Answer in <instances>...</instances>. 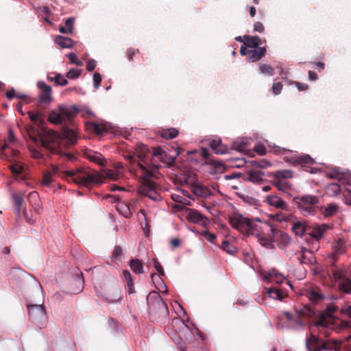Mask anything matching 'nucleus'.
Masks as SVG:
<instances>
[{"instance_id":"412c9836","label":"nucleus","mask_w":351,"mask_h":351,"mask_svg":"<svg viewBox=\"0 0 351 351\" xmlns=\"http://www.w3.org/2000/svg\"><path fill=\"white\" fill-rule=\"evenodd\" d=\"M339 206L335 203H330L326 206H320L319 208V212L325 217H330L337 212Z\"/></svg>"},{"instance_id":"393cba45","label":"nucleus","mask_w":351,"mask_h":351,"mask_svg":"<svg viewBox=\"0 0 351 351\" xmlns=\"http://www.w3.org/2000/svg\"><path fill=\"white\" fill-rule=\"evenodd\" d=\"M247 175L248 180L254 184H261L265 180V173L259 170L249 171Z\"/></svg>"},{"instance_id":"7ed1b4c3","label":"nucleus","mask_w":351,"mask_h":351,"mask_svg":"<svg viewBox=\"0 0 351 351\" xmlns=\"http://www.w3.org/2000/svg\"><path fill=\"white\" fill-rule=\"evenodd\" d=\"M229 223L233 228L243 234L256 236L263 246L267 248L272 247L275 229L270 223L258 219H250L241 215L230 216Z\"/></svg>"},{"instance_id":"0e129e2a","label":"nucleus","mask_w":351,"mask_h":351,"mask_svg":"<svg viewBox=\"0 0 351 351\" xmlns=\"http://www.w3.org/2000/svg\"><path fill=\"white\" fill-rule=\"evenodd\" d=\"M282 89V84L281 82H276L273 84L272 90L276 95H278L281 93Z\"/></svg>"},{"instance_id":"b1692460","label":"nucleus","mask_w":351,"mask_h":351,"mask_svg":"<svg viewBox=\"0 0 351 351\" xmlns=\"http://www.w3.org/2000/svg\"><path fill=\"white\" fill-rule=\"evenodd\" d=\"M12 199L15 207L16 213L20 215L21 209L24 204V193L21 192L14 193L12 195Z\"/></svg>"},{"instance_id":"cd10ccee","label":"nucleus","mask_w":351,"mask_h":351,"mask_svg":"<svg viewBox=\"0 0 351 351\" xmlns=\"http://www.w3.org/2000/svg\"><path fill=\"white\" fill-rule=\"evenodd\" d=\"M306 295L310 300L314 302H318L324 298L319 289L317 287L307 289L306 290Z\"/></svg>"},{"instance_id":"2eb2a0df","label":"nucleus","mask_w":351,"mask_h":351,"mask_svg":"<svg viewBox=\"0 0 351 351\" xmlns=\"http://www.w3.org/2000/svg\"><path fill=\"white\" fill-rule=\"evenodd\" d=\"M322 339L316 335L311 333L309 337L306 339V347L308 351H321Z\"/></svg>"},{"instance_id":"37998d69","label":"nucleus","mask_w":351,"mask_h":351,"mask_svg":"<svg viewBox=\"0 0 351 351\" xmlns=\"http://www.w3.org/2000/svg\"><path fill=\"white\" fill-rule=\"evenodd\" d=\"M269 296L273 299L282 300L284 297L283 293L276 287H271L268 289Z\"/></svg>"},{"instance_id":"58836bf2","label":"nucleus","mask_w":351,"mask_h":351,"mask_svg":"<svg viewBox=\"0 0 351 351\" xmlns=\"http://www.w3.org/2000/svg\"><path fill=\"white\" fill-rule=\"evenodd\" d=\"M326 192L330 196H337L341 193V186L337 183H330L326 186Z\"/></svg>"},{"instance_id":"aec40b11","label":"nucleus","mask_w":351,"mask_h":351,"mask_svg":"<svg viewBox=\"0 0 351 351\" xmlns=\"http://www.w3.org/2000/svg\"><path fill=\"white\" fill-rule=\"evenodd\" d=\"M266 49L265 47H258L252 49L248 52L247 60L249 62H255L258 61L261 58L265 56Z\"/></svg>"},{"instance_id":"c9c22d12","label":"nucleus","mask_w":351,"mask_h":351,"mask_svg":"<svg viewBox=\"0 0 351 351\" xmlns=\"http://www.w3.org/2000/svg\"><path fill=\"white\" fill-rule=\"evenodd\" d=\"M272 183L274 186L282 192H286L291 189V184L288 182L283 180L274 178Z\"/></svg>"},{"instance_id":"864d4df0","label":"nucleus","mask_w":351,"mask_h":351,"mask_svg":"<svg viewBox=\"0 0 351 351\" xmlns=\"http://www.w3.org/2000/svg\"><path fill=\"white\" fill-rule=\"evenodd\" d=\"M82 70L78 69H71L66 73V77L69 79H77L80 77L81 75Z\"/></svg>"},{"instance_id":"9d476101","label":"nucleus","mask_w":351,"mask_h":351,"mask_svg":"<svg viewBox=\"0 0 351 351\" xmlns=\"http://www.w3.org/2000/svg\"><path fill=\"white\" fill-rule=\"evenodd\" d=\"M337 307L333 304L328 306L326 309L319 314L315 322V326L323 328L328 327L335 322V316L333 313L336 312Z\"/></svg>"},{"instance_id":"1a4fd4ad","label":"nucleus","mask_w":351,"mask_h":351,"mask_svg":"<svg viewBox=\"0 0 351 351\" xmlns=\"http://www.w3.org/2000/svg\"><path fill=\"white\" fill-rule=\"evenodd\" d=\"M29 319L40 328L43 327L47 319L45 307L42 304H27Z\"/></svg>"},{"instance_id":"3c124183","label":"nucleus","mask_w":351,"mask_h":351,"mask_svg":"<svg viewBox=\"0 0 351 351\" xmlns=\"http://www.w3.org/2000/svg\"><path fill=\"white\" fill-rule=\"evenodd\" d=\"M171 199L177 203H180L184 205H191V202L189 199H187L186 197H184L182 196H180L178 194H172L171 195Z\"/></svg>"},{"instance_id":"f03ea898","label":"nucleus","mask_w":351,"mask_h":351,"mask_svg":"<svg viewBox=\"0 0 351 351\" xmlns=\"http://www.w3.org/2000/svg\"><path fill=\"white\" fill-rule=\"evenodd\" d=\"M35 141H40L42 146L46 149L50 154L58 155L65 157L66 160L73 161L75 156L69 153H64L60 149V141H64L66 146L73 145L77 143L78 136L76 131L67 126L62 127L61 134L53 130L42 129L38 136H31Z\"/></svg>"},{"instance_id":"a19ab883","label":"nucleus","mask_w":351,"mask_h":351,"mask_svg":"<svg viewBox=\"0 0 351 351\" xmlns=\"http://www.w3.org/2000/svg\"><path fill=\"white\" fill-rule=\"evenodd\" d=\"M333 250L337 254H341L345 252V241L342 239H338L332 245Z\"/></svg>"},{"instance_id":"de8ad7c7","label":"nucleus","mask_w":351,"mask_h":351,"mask_svg":"<svg viewBox=\"0 0 351 351\" xmlns=\"http://www.w3.org/2000/svg\"><path fill=\"white\" fill-rule=\"evenodd\" d=\"M259 69L261 73L267 75H273L274 74V68L267 64H260Z\"/></svg>"},{"instance_id":"473e14b6","label":"nucleus","mask_w":351,"mask_h":351,"mask_svg":"<svg viewBox=\"0 0 351 351\" xmlns=\"http://www.w3.org/2000/svg\"><path fill=\"white\" fill-rule=\"evenodd\" d=\"M179 134L178 130L174 128L161 129L158 131V134L165 139H173Z\"/></svg>"},{"instance_id":"09e8293b","label":"nucleus","mask_w":351,"mask_h":351,"mask_svg":"<svg viewBox=\"0 0 351 351\" xmlns=\"http://www.w3.org/2000/svg\"><path fill=\"white\" fill-rule=\"evenodd\" d=\"M51 101V93H41L39 95L38 105L40 106L43 105L49 104Z\"/></svg>"},{"instance_id":"79ce46f5","label":"nucleus","mask_w":351,"mask_h":351,"mask_svg":"<svg viewBox=\"0 0 351 351\" xmlns=\"http://www.w3.org/2000/svg\"><path fill=\"white\" fill-rule=\"evenodd\" d=\"M268 280L271 282L280 284L283 282L285 278L282 274H278L276 271L273 270L268 274Z\"/></svg>"},{"instance_id":"5701e85b","label":"nucleus","mask_w":351,"mask_h":351,"mask_svg":"<svg viewBox=\"0 0 351 351\" xmlns=\"http://www.w3.org/2000/svg\"><path fill=\"white\" fill-rule=\"evenodd\" d=\"M310 228L311 227L307 225L306 222L302 220L293 222L291 229L296 235L302 237Z\"/></svg>"},{"instance_id":"f257e3e1","label":"nucleus","mask_w":351,"mask_h":351,"mask_svg":"<svg viewBox=\"0 0 351 351\" xmlns=\"http://www.w3.org/2000/svg\"><path fill=\"white\" fill-rule=\"evenodd\" d=\"M149 154L147 147L140 144L138 145L135 154L126 156V159L128 161L130 171L139 176L142 180L138 189V193L157 202L161 199V197L157 192L156 182L150 179L151 177L154 176L155 170L149 169L147 162Z\"/></svg>"},{"instance_id":"13d9d810","label":"nucleus","mask_w":351,"mask_h":351,"mask_svg":"<svg viewBox=\"0 0 351 351\" xmlns=\"http://www.w3.org/2000/svg\"><path fill=\"white\" fill-rule=\"evenodd\" d=\"M38 87L42 90V93H51V88L50 86L46 84L43 82H38Z\"/></svg>"},{"instance_id":"ea45409f","label":"nucleus","mask_w":351,"mask_h":351,"mask_svg":"<svg viewBox=\"0 0 351 351\" xmlns=\"http://www.w3.org/2000/svg\"><path fill=\"white\" fill-rule=\"evenodd\" d=\"M10 162L12 165H10L9 168L14 175H19L23 171L24 167L20 162L16 160H13Z\"/></svg>"},{"instance_id":"052dcab7","label":"nucleus","mask_w":351,"mask_h":351,"mask_svg":"<svg viewBox=\"0 0 351 351\" xmlns=\"http://www.w3.org/2000/svg\"><path fill=\"white\" fill-rule=\"evenodd\" d=\"M101 80V75L99 73L95 72L93 75V85L95 88H98L100 86Z\"/></svg>"},{"instance_id":"e433bc0d","label":"nucleus","mask_w":351,"mask_h":351,"mask_svg":"<svg viewBox=\"0 0 351 351\" xmlns=\"http://www.w3.org/2000/svg\"><path fill=\"white\" fill-rule=\"evenodd\" d=\"M28 114L29 119L34 124L38 126H42L44 123V120L43 119V113L40 112H33L31 111L28 112Z\"/></svg>"},{"instance_id":"bb28decb","label":"nucleus","mask_w":351,"mask_h":351,"mask_svg":"<svg viewBox=\"0 0 351 351\" xmlns=\"http://www.w3.org/2000/svg\"><path fill=\"white\" fill-rule=\"evenodd\" d=\"M209 145L217 154H223L228 151L227 147L222 144L221 139H213Z\"/></svg>"},{"instance_id":"f8f14e48","label":"nucleus","mask_w":351,"mask_h":351,"mask_svg":"<svg viewBox=\"0 0 351 351\" xmlns=\"http://www.w3.org/2000/svg\"><path fill=\"white\" fill-rule=\"evenodd\" d=\"M186 219L193 223L207 226L208 219L199 211L195 209L186 208L185 211Z\"/></svg>"},{"instance_id":"4c0bfd02","label":"nucleus","mask_w":351,"mask_h":351,"mask_svg":"<svg viewBox=\"0 0 351 351\" xmlns=\"http://www.w3.org/2000/svg\"><path fill=\"white\" fill-rule=\"evenodd\" d=\"M274 178L285 180V179L293 178V171L288 169L278 170L274 172Z\"/></svg>"},{"instance_id":"f704fd0d","label":"nucleus","mask_w":351,"mask_h":351,"mask_svg":"<svg viewBox=\"0 0 351 351\" xmlns=\"http://www.w3.org/2000/svg\"><path fill=\"white\" fill-rule=\"evenodd\" d=\"M130 266L131 269L136 274H140L144 272L143 263L138 258H132L130 261Z\"/></svg>"},{"instance_id":"2f4dec72","label":"nucleus","mask_w":351,"mask_h":351,"mask_svg":"<svg viewBox=\"0 0 351 351\" xmlns=\"http://www.w3.org/2000/svg\"><path fill=\"white\" fill-rule=\"evenodd\" d=\"M55 43L61 48H72L74 44L73 40L68 37L57 36L55 38Z\"/></svg>"},{"instance_id":"f3484780","label":"nucleus","mask_w":351,"mask_h":351,"mask_svg":"<svg viewBox=\"0 0 351 351\" xmlns=\"http://www.w3.org/2000/svg\"><path fill=\"white\" fill-rule=\"evenodd\" d=\"M191 190L195 195L204 198H207L212 194L211 191L208 187L199 184H192Z\"/></svg>"},{"instance_id":"338daca9","label":"nucleus","mask_w":351,"mask_h":351,"mask_svg":"<svg viewBox=\"0 0 351 351\" xmlns=\"http://www.w3.org/2000/svg\"><path fill=\"white\" fill-rule=\"evenodd\" d=\"M97 65L96 61L93 59H89L86 62V70L92 71L95 69Z\"/></svg>"},{"instance_id":"6ab92c4d","label":"nucleus","mask_w":351,"mask_h":351,"mask_svg":"<svg viewBox=\"0 0 351 351\" xmlns=\"http://www.w3.org/2000/svg\"><path fill=\"white\" fill-rule=\"evenodd\" d=\"M329 228V226L325 223L322 225H316L310 229L311 232L309 233L311 237L317 241H319L324 235L325 232Z\"/></svg>"},{"instance_id":"423d86ee","label":"nucleus","mask_w":351,"mask_h":351,"mask_svg":"<svg viewBox=\"0 0 351 351\" xmlns=\"http://www.w3.org/2000/svg\"><path fill=\"white\" fill-rule=\"evenodd\" d=\"M293 201L304 216L315 215L319 208V198L313 195H304L294 197Z\"/></svg>"},{"instance_id":"c03bdc74","label":"nucleus","mask_w":351,"mask_h":351,"mask_svg":"<svg viewBox=\"0 0 351 351\" xmlns=\"http://www.w3.org/2000/svg\"><path fill=\"white\" fill-rule=\"evenodd\" d=\"M329 178L332 179H337L338 180H342L345 178L344 173L338 167L332 169V170L328 173Z\"/></svg>"},{"instance_id":"8fccbe9b","label":"nucleus","mask_w":351,"mask_h":351,"mask_svg":"<svg viewBox=\"0 0 351 351\" xmlns=\"http://www.w3.org/2000/svg\"><path fill=\"white\" fill-rule=\"evenodd\" d=\"M293 217L292 215H286L282 213H278L274 215V219L277 221H289Z\"/></svg>"},{"instance_id":"a211bd4d","label":"nucleus","mask_w":351,"mask_h":351,"mask_svg":"<svg viewBox=\"0 0 351 351\" xmlns=\"http://www.w3.org/2000/svg\"><path fill=\"white\" fill-rule=\"evenodd\" d=\"M322 350H334L340 351L341 348V341L337 339H328L326 341L322 340L321 342Z\"/></svg>"},{"instance_id":"72a5a7b5","label":"nucleus","mask_w":351,"mask_h":351,"mask_svg":"<svg viewBox=\"0 0 351 351\" xmlns=\"http://www.w3.org/2000/svg\"><path fill=\"white\" fill-rule=\"evenodd\" d=\"M28 201L29 204L32 206V207L37 210L40 208V196L38 192L32 191L29 193L27 196Z\"/></svg>"},{"instance_id":"a878e982","label":"nucleus","mask_w":351,"mask_h":351,"mask_svg":"<svg viewBox=\"0 0 351 351\" xmlns=\"http://www.w3.org/2000/svg\"><path fill=\"white\" fill-rule=\"evenodd\" d=\"M18 154L17 150L9 147L7 144L3 145L1 149V158L10 161L13 160L12 158L16 157Z\"/></svg>"},{"instance_id":"6e6552de","label":"nucleus","mask_w":351,"mask_h":351,"mask_svg":"<svg viewBox=\"0 0 351 351\" xmlns=\"http://www.w3.org/2000/svg\"><path fill=\"white\" fill-rule=\"evenodd\" d=\"M331 274L339 291L346 294H351V279L346 276V271L335 267L331 269Z\"/></svg>"},{"instance_id":"ddd939ff","label":"nucleus","mask_w":351,"mask_h":351,"mask_svg":"<svg viewBox=\"0 0 351 351\" xmlns=\"http://www.w3.org/2000/svg\"><path fill=\"white\" fill-rule=\"evenodd\" d=\"M98 295L108 303L119 302L121 300V291L119 287L101 291Z\"/></svg>"},{"instance_id":"6e6d98bb","label":"nucleus","mask_w":351,"mask_h":351,"mask_svg":"<svg viewBox=\"0 0 351 351\" xmlns=\"http://www.w3.org/2000/svg\"><path fill=\"white\" fill-rule=\"evenodd\" d=\"M106 176L108 178L112 180H117L119 178V173L116 170L108 169L106 172Z\"/></svg>"},{"instance_id":"dca6fc26","label":"nucleus","mask_w":351,"mask_h":351,"mask_svg":"<svg viewBox=\"0 0 351 351\" xmlns=\"http://www.w3.org/2000/svg\"><path fill=\"white\" fill-rule=\"evenodd\" d=\"M84 156L86 158H87L91 162H93L101 166L105 165L104 158L100 153H98L91 149H86L84 152Z\"/></svg>"},{"instance_id":"c756f323","label":"nucleus","mask_w":351,"mask_h":351,"mask_svg":"<svg viewBox=\"0 0 351 351\" xmlns=\"http://www.w3.org/2000/svg\"><path fill=\"white\" fill-rule=\"evenodd\" d=\"M123 277L125 281L126 282L128 293H134L135 292L134 278L132 276L131 273L128 270H123Z\"/></svg>"},{"instance_id":"bf43d9fd","label":"nucleus","mask_w":351,"mask_h":351,"mask_svg":"<svg viewBox=\"0 0 351 351\" xmlns=\"http://www.w3.org/2000/svg\"><path fill=\"white\" fill-rule=\"evenodd\" d=\"M123 255V250L120 246H115L113 252H112V258L121 260V256Z\"/></svg>"},{"instance_id":"c85d7f7f","label":"nucleus","mask_w":351,"mask_h":351,"mask_svg":"<svg viewBox=\"0 0 351 351\" xmlns=\"http://www.w3.org/2000/svg\"><path fill=\"white\" fill-rule=\"evenodd\" d=\"M275 235L278 237V245L280 247H286L289 244L291 237L287 233L275 230L274 236Z\"/></svg>"},{"instance_id":"a18cd8bd","label":"nucleus","mask_w":351,"mask_h":351,"mask_svg":"<svg viewBox=\"0 0 351 351\" xmlns=\"http://www.w3.org/2000/svg\"><path fill=\"white\" fill-rule=\"evenodd\" d=\"M152 156L154 157L158 158L161 161L167 162L166 158L167 157V154L160 147H155L154 149Z\"/></svg>"},{"instance_id":"774afa93","label":"nucleus","mask_w":351,"mask_h":351,"mask_svg":"<svg viewBox=\"0 0 351 351\" xmlns=\"http://www.w3.org/2000/svg\"><path fill=\"white\" fill-rule=\"evenodd\" d=\"M233 147L239 151H244L247 147V144L244 142L237 143L234 142Z\"/></svg>"},{"instance_id":"4d7b16f0","label":"nucleus","mask_w":351,"mask_h":351,"mask_svg":"<svg viewBox=\"0 0 351 351\" xmlns=\"http://www.w3.org/2000/svg\"><path fill=\"white\" fill-rule=\"evenodd\" d=\"M221 248L228 254H232L234 252V247L231 245L228 241H223L221 243Z\"/></svg>"},{"instance_id":"4468645a","label":"nucleus","mask_w":351,"mask_h":351,"mask_svg":"<svg viewBox=\"0 0 351 351\" xmlns=\"http://www.w3.org/2000/svg\"><path fill=\"white\" fill-rule=\"evenodd\" d=\"M265 202L271 206L285 211H290L289 205L281 197L276 195H269L265 198Z\"/></svg>"},{"instance_id":"69168bd1","label":"nucleus","mask_w":351,"mask_h":351,"mask_svg":"<svg viewBox=\"0 0 351 351\" xmlns=\"http://www.w3.org/2000/svg\"><path fill=\"white\" fill-rule=\"evenodd\" d=\"M74 18H68L65 21V26L68 29V32L73 33Z\"/></svg>"},{"instance_id":"49530a36","label":"nucleus","mask_w":351,"mask_h":351,"mask_svg":"<svg viewBox=\"0 0 351 351\" xmlns=\"http://www.w3.org/2000/svg\"><path fill=\"white\" fill-rule=\"evenodd\" d=\"M48 79L54 81L58 85L65 86L68 84V80L65 79L61 74H56L54 77L48 76Z\"/></svg>"},{"instance_id":"7c9ffc66","label":"nucleus","mask_w":351,"mask_h":351,"mask_svg":"<svg viewBox=\"0 0 351 351\" xmlns=\"http://www.w3.org/2000/svg\"><path fill=\"white\" fill-rule=\"evenodd\" d=\"M261 39L258 36H251L249 35L243 36V44L252 49L258 48V45L260 44Z\"/></svg>"},{"instance_id":"39448f33","label":"nucleus","mask_w":351,"mask_h":351,"mask_svg":"<svg viewBox=\"0 0 351 351\" xmlns=\"http://www.w3.org/2000/svg\"><path fill=\"white\" fill-rule=\"evenodd\" d=\"M149 316L154 322L164 323L169 315L167 304L156 291L150 292L147 297Z\"/></svg>"},{"instance_id":"20e7f679","label":"nucleus","mask_w":351,"mask_h":351,"mask_svg":"<svg viewBox=\"0 0 351 351\" xmlns=\"http://www.w3.org/2000/svg\"><path fill=\"white\" fill-rule=\"evenodd\" d=\"M68 182L88 187L93 184L101 182L103 176L97 171H91L86 167H79L75 170L62 172L60 176Z\"/></svg>"},{"instance_id":"680f3d73","label":"nucleus","mask_w":351,"mask_h":351,"mask_svg":"<svg viewBox=\"0 0 351 351\" xmlns=\"http://www.w3.org/2000/svg\"><path fill=\"white\" fill-rule=\"evenodd\" d=\"M154 267L157 270V271L159 273L160 276H165V271L162 267V265L160 264V263L158 261L156 258L153 259Z\"/></svg>"},{"instance_id":"4be33fe9","label":"nucleus","mask_w":351,"mask_h":351,"mask_svg":"<svg viewBox=\"0 0 351 351\" xmlns=\"http://www.w3.org/2000/svg\"><path fill=\"white\" fill-rule=\"evenodd\" d=\"M314 315L313 310L308 306L307 305L303 306L302 307L296 309V319L295 323L298 324H302V317H311Z\"/></svg>"},{"instance_id":"e2e57ef3","label":"nucleus","mask_w":351,"mask_h":351,"mask_svg":"<svg viewBox=\"0 0 351 351\" xmlns=\"http://www.w3.org/2000/svg\"><path fill=\"white\" fill-rule=\"evenodd\" d=\"M53 181L51 173H45L43 177V184L48 186Z\"/></svg>"},{"instance_id":"0eeeda50","label":"nucleus","mask_w":351,"mask_h":351,"mask_svg":"<svg viewBox=\"0 0 351 351\" xmlns=\"http://www.w3.org/2000/svg\"><path fill=\"white\" fill-rule=\"evenodd\" d=\"M78 112V108L75 106L59 107L58 110H53L49 114V121L53 124H62L71 121Z\"/></svg>"},{"instance_id":"603ef678","label":"nucleus","mask_w":351,"mask_h":351,"mask_svg":"<svg viewBox=\"0 0 351 351\" xmlns=\"http://www.w3.org/2000/svg\"><path fill=\"white\" fill-rule=\"evenodd\" d=\"M296 162L301 165H311L314 163V160L311 158L308 155H305L303 156L300 157Z\"/></svg>"},{"instance_id":"9b49d317","label":"nucleus","mask_w":351,"mask_h":351,"mask_svg":"<svg viewBox=\"0 0 351 351\" xmlns=\"http://www.w3.org/2000/svg\"><path fill=\"white\" fill-rule=\"evenodd\" d=\"M295 255L301 265H311L316 263V258L313 252L304 247H301L300 250L295 253Z\"/></svg>"},{"instance_id":"5fc2aeb1","label":"nucleus","mask_w":351,"mask_h":351,"mask_svg":"<svg viewBox=\"0 0 351 351\" xmlns=\"http://www.w3.org/2000/svg\"><path fill=\"white\" fill-rule=\"evenodd\" d=\"M93 130L97 134H103L108 131V128L106 125H100L98 123H94L93 125Z\"/></svg>"}]
</instances>
